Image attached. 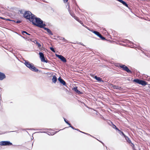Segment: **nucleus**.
<instances>
[{
    "label": "nucleus",
    "mask_w": 150,
    "mask_h": 150,
    "mask_svg": "<svg viewBox=\"0 0 150 150\" xmlns=\"http://www.w3.org/2000/svg\"><path fill=\"white\" fill-rule=\"evenodd\" d=\"M23 17L26 19L32 22V24L37 26V24H38L41 20L40 18L37 17L29 11H26L23 13Z\"/></svg>",
    "instance_id": "obj_1"
},
{
    "label": "nucleus",
    "mask_w": 150,
    "mask_h": 150,
    "mask_svg": "<svg viewBox=\"0 0 150 150\" xmlns=\"http://www.w3.org/2000/svg\"><path fill=\"white\" fill-rule=\"evenodd\" d=\"M37 25L36 26L40 28H43L45 30L47 31L50 35H53V33L49 29L45 27L46 25L45 23H43V21L42 20H41L38 24H37Z\"/></svg>",
    "instance_id": "obj_2"
},
{
    "label": "nucleus",
    "mask_w": 150,
    "mask_h": 150,
    "mask_svg": "<svg viewBox=\"0 0 150 150\" xmlns=\"http://www.w3.org/2000/svg\"><path fill=\"white\" fill-rule=\"evenodd\" d=\"M24 61L25 62L24 63L25 65L31 71L36 72H37L38 71V69L36 68L34 66V65L33 63H30L27 60H25Z\"/></svg>",
    "instance_id": "obj_3"
},
{
    "label": "nucleus",
    "mask_w": 150,
    "mask_h": 150,
    "mask_svg": "<svg viewBox=\"0 0 150 150\" xmlns=\"http://www.w3.org/2000/svg\"><path fill=\"white\" fill-rule=\"evenodd\" d=\"M39 55L40 58L42 62H45L46 63H50L51 62L47 59L45 60L44 54L42 52H39Z\"/></svg>",
    "instance_id": "obj_4"
},
{
    "label": "nucleus",
    "mask_w": 150,
    "mask_h": 150,
    "mask_svg": "<svg viewBox=\"0 0 150 150\" xmlns=\"http://www.w3.org/2000/svg\"><path fill=\"white\" fill-rule=\"evenodd\" d=\"M0 145L2 146H9L12 145V144L9 141H1L0 142Z\"/></svg>",
    "instance_id": "obj_5"
},
{
    "label": "nucleus",
    "mask_w": 150,
    "mask_h": 150,
    "mask_svg": "<svg viewBox=\"0 0 150 150\" xmlns=\"http://www.w3.org/2000/svg\"><path fill=\"white\" fill-rule=\"evenodd\" d=\"M133 81L142 86H145L147 84L146 82L145 81L138 79H134Z\"/></svg>",
    "instance_id": "obj_6"
},
{
    "label": "nucleus",
    "mask_w": 150,
    "mask_h": 150,
    "mask_svg": "<svg viewBox=\"0 0 150 150\" xmlns=\"http://www.w3.org/2000/svg\"><path fill=\"white\" fill-rule=\"evenodd\" d=\"M56 56L57 57L60 59L63 62L66 63L67 62L66 59L63 56L61 55L56 54Z\"/></svg>",
    "instance_id": "obj_7"
},
{
    "label": "nucleus",
    "mask_w": 150,
    "mask_h": 150,
    "mask_svg": "<svg viewBox=\"0 0 150 150\" xmlns=\"http://www.w3.org/2000/svg\"><path fill=\"white\" fill-rule=\"evenodd\" d=\"M122 135H123L124 137H125V139L126 140L127 142L129 143V144L132 147L134 146V144L132 143L131 141L129 140V139L126 136L125 134L122 133Z\"/></svg>",
    "instance_id": "obj_8"
},
{
    "label": "nucleus",
    "mask_w": 150,
    "mask_h": 150,
    "mask_svg": "<svg viewBox=\"0 0 150 150\" xmlns=\"http://www.w3.org/2000/svg\"><path fill=\"white\" fill-rule=\"evenodd\" d=\"M58 80L59 82L60 83L62 84L64 86H66L67 87V83L66 82H65V81L62 79L61 77H59L58 78Z\"/></svg>",
    "instance_id": "obj_9"
},
{
    "label": "nucleus",
    "mask_w": 150,
    "mask_h": 150,
    "mask_svg": "<svg viewBox=\"0 0 150 150\" xmlns=\"http://www.w3.org/2000/svg\"><path fill=\"white\" fill-rule=\"evenodd\" d=\"M76 93L78 94H83V93L78 89V87L77 86L74 87L72 89Z\"/></svg>",
    "instance_id": "obj_10"
},
{
    "label": "nucleus",
    "mask_w": 150,
    "mask_h": 150,
    "mask_svg": "<svg viewBox=\"0 0 150 150\" xmlns=\"http://www.w3.org/2000/svg\"><path fill=\"white\" fill-rule=\"evenodd\" d=\"M6 78L5 74L1 72H0V80H2Z\"/></svg>",
    "instance_id": "obj_11"
},
{
    "label": "nucleus",
    "mask_w": 150,
    "mask_h": 150,
    "mask_svg": "<svg viewBox=\"0 0 150 150\" xmlns=\"http://www.w3.org/2000/svg\"><path fill=\"white\" fill-rule=\"evenodd\" d=\"M94 78L99 82H103V81L102 80L101 78L100 77H98L96 76H95Z\"/></svg>",
    "instance_id": "obj_12"
},
{
    "label": "nucleus",
    "mask_w": 150,
    "mask_h": 150,
    "mask_svg": "<svg viewBox=\"0 0 150 150\" xmlns=\"http://www.w3.org/2000/svg\"><path fill=\"white\" fill-rule=\"evenodd\" d=\"M122 69L126 71L127 72H130L131 71L127 67L125 66V65H122Z\"/></svg>",
    "instance_id": "obj_13"
},
{
    "label": "nucleus",
    "mask_w": 150,
    "mask_h": 150,
    "mask_svg": "<svg viewBox=\"0 0 150 150\" xmlns=\"http://www.w3.org/2000/svg\"><path fill=\"white\" fill-rule=\"evenodd\" d=\"M52 81L53 83H54L57 82V78L55 75H54L53 76Z\"/></svg>",
    "instance_id": "obj_14"
},
{
    "label": "nucleus",
    "mask_w": 150,
    "mask_h": 150,
    "mask_svg": "<svg viewBox=\"0 0 150 150\" xmlns=\"http://www.w3.org/2000/svg\"><path fill=\"white\" fill-rule=\"evenodd\" d=\"M34 42L36 45L39 48H40V47L41 46V45L38 41L36 40H35Z\"/></svg>",
    "instance_id": "obj_15"
},
{
    "label": "nucleus",
    "mask_w": 150,
    "mask_h": 150,
    "mask_svg": "<svg viewBox=\"0 0 150 150\" xmlns=\"http://www.w3.org/2000/svg\"><path fill=\"white\" fill-rule=\"evenodd\" d=\"M109 124V125L111 126L113 128L116 129V128H117L116 126L115 125H114L112 122L110 121V123Z\"/></svg>",
    "instance_id": "obj_16"
},
{
    "label": "nucleus",
    "mask_w": 150,
    "mask_h": 150,
    "mask_svg": "<svg viewBox=\"0 0 150 150\" xmlns=\"http://www.w3.org/2000/svg\"><path fill=\"white\" fill-rule=\"evenodd\" d=\"M98 37H99L100 39L102 40H106V39L105 37H103L100 34L98 36Z\"/></svg>",
    "instance_id": "obj_17"
},
{
    "label": "nucleus",
    "mask_w": 150,
    "mask_h": 150,
    "mask_svg": "<svg viewBox=\"0 0 150 150\" xmlns=\"http://www.w3.org/2000/svg\"><path fill=\"white\" fill-rule=\"evenodd\" d=\"M122 4L125 6L127 9L129 8L128 4L126 3L123 1H122Z\"/></svg>",
    "instance_id": "obj_18"
},
{
    "label": "nucleus",
    "mask_w": 150,
    "mask_h": 150,
    "mask_svg": "<svg viewBox=\"0 0 150 150\" xmlns=\"http://www.w3.org/2000/svg\"><path fill=\"white\" fill-rule=\"evenodd\" d=\"M11 21H13V22H14L15 23H21L22 22V21L21 20H11Z\"/></svg>",
    "instance_id": "obj_19"
},
{
    "label": "nucleus",
    "mask_w": 150,
    "mask_h": 150,
    "mask_svg": "<svg viewBox=\"0 0 150 150\" xmlns=\"http://www.w3.org/2000/svg\"><path fill=\"white\" fill-rule=\"evenodd\" d=\"M93 33L94 34H95L96 35H97L98 36L99 35V34H100V33L96 31H93Z\"/></svg>",
    "instance_id": "obj_20"
},
{
    "label": "nucleus",
    "mask_w": 150,
    "mask_h": 150,
    "mask_svg": "<svg viewBox=\"0 0 150 150\" xmlns=\"http://www.w3.org/2000/svg\"><path fill=\"white\" fill-rule=\"evenodd\" d=\"M21 32H22V34L23 35H24V33H25V34H26L29 35H31V36H32V35H31L29 33H28L27 32H26L25 31H22Z\"/></svg>",
    "instance_id": "obj_21"
},
{
    "label": "nucleus",
    "mask_w": 150,
    "mask_h": 150,
    "mask_svg": "<svg viewBox=\"0 0 150 150\" xmlns=\"http://www.w3.org/2000/svg\"><path fill=\"white\" fill-rule=\"evenodd\" d=\"M68 11L70 14L74 18L76 16L75 14L73 13H72L70 10L69 9Z\"/></svg>",
    "instance_id": "obj_22"
},
{
    "label": "nucleus",
    "mask_w": 150,
    "mask_h": 150,
    "mask_svg": "<svg viewBox=\"0 0 150 150\" xmlns=\"http://www.w3.org/2000/svg\"><path fill=\"white\" fill-rule=\"evenodd\" d=\"M113 88L114 89H119L121 88V87H120L119 86H117L116 85H114L113 86Z\"/></svg>",
    "instance_id": "obj_23"
},
{
    "label": "nucleus",
    "mask_w": 150,
    "mask_h": 150,
    "mask_svg": "<svg viewBox=\"0 0 150 150\" xmlns=\"http://www.w3.org/2000/svg\"><path fill=\"white\" fill-rule=\"evenodd\" d=\"M60 40H63L64 42H67V40L65 39L64 38L60 37L59 38Z\"/></svg>",
    "instance_id": "obj_24"
},
{
    "label": "nucleus",
    "mask_w": 150,
    "mask_h": 150,
    "mask_svg": "<svg viewBox=\"0 0 150 150\" xmlns=\"http://www.w3.org/2000/svg\"><path fill=\"white\" fill-rule=\"evenodd\" d=\"M63 118L64 119V121L68 125H70V123L69 122V121L66 118L64 117Z\"/></svg>",
    "instance_id": "obj_25"
},
{
    "label": "nucleus",
    "mask_w": 150,
    "mask_h": 150,
    "mask_svg": "<svg viewBox=\"0 0 150 150\" xmlns=\"http://www.w3.org/2000/svg\"><path fill=\"white\" fill-rule=\"evenodd\" d=\"M115 66L118 67H120L121 68H122V64H115Z\"/></svg>",
    "instance_id": "obj_26"
},
{
    "label": "nucleus",
    "mask_w": 150,
    "mask_h": 150,
    "mask_svg": "<svg viewBox=\"0 0 150 150\" xmlns=\"http://www.w3.org/2000/svg\"><path fill=\"white\" fill-rule=\"evenodd\" d=\"M117 131L119 132V133L121 135L122 134V131L120 130L118 128H117L115 129Z\"/></svg>",
    "instance_id": "obj_27"
},
{
    "label": "nucleus",
    "mask_w": 150,
    "mask_h": 150,
    "mask_svg": "<svg viewBox=\"0 0 150 150\" xmlns=\"http://www.w3.org/2000/svg\"><path fill=\"white\" fill-rule=\"evenodd\" d=\"M50 50L51 51H52L53 52H55V50L54 49L53 47H50Z\"/></svg>",
    "instance_id": "obj_28"
},
{
    "label": "nucleus",
    "mask_w": 150,
    "mask_h": 150,
    "mask_svg": "<svg viewBox=\"0 0 150 150\" xmlns=\"http://www.w3.org/2000/svg\"><path fill=\"white\" fill-rule=\"evenodd\" d=\"M116 43L118 45H122V41H117L116 42Z\"/></svg>",
    "instance_id": "obj_29"
},
{
    "label": "nucleus",
    "mask_w": 150,
    "mask_h": 150,
    "mask_svg": "<svg viewBox=\"0 0 150 150\" xmlns=\"http://www.w3.org/2000/svg\"><path fill=\"white\" fill-rule=\"evenodd\" d=\"M69 125V127H71L74 130H75L76 129V128H75L73 126H72L71 125V124Z\"/></svg>",
    "instance_id": "obj_30"
},
{
    "label": "nucleus",
    "mask_w": 150,
    "mask_h": 150,
    "mask_svg": "<svg viewBox=\"0 0 150 150\" xmlns=\"http://www.w3.org/2000/svg\"><path fill=\"white\" fill-rule=\"evenodd\" d=\"M16 132L17 133H18V132L17 131V130H16V131H10V132H5V133H8V132Z\"/></svg>",
    "instance_id": "obj_31"
},
{
    "label": "nucleus",
    "mask_w": 150,
    "mask_h": 150,
    "mask_svg": "<svg viewBox=\"0 0 150 150\" xmlns=\"http://www.w3.org/2000/svg\"><path fill=\"white\" fill-rule=\"evenodd\" d=\"M74 18L77 21H78V20L79 19V18L76 17V16H75Z\"/></svg>",
    "instance_id": "obj_32"
},
{
    "label": "nucleus",
    "mask_w": 150,
    "mask_h": 150,
    "mask_svg": "<svg viewBox=\"0 0 150 150\" xmlns=\"http://www.w3.org/2000/svg\"><path fill=\"white\" fill-rule=\"evenodd\" d=\"M19 11L21 14H23L24 13H23V11L22 10H19Z\"/></svg>",
    "instance_id": "obj_33"
},
{
    "label": "nucleus",
    "mask_w": 150,
    "mask_h": 150,
    "mask_svg": "<svg viewBox=\"0 0 150 150\" xmlns=\"http://www.w3.org/2000/svg\"><path fill=\"white\" fill-rule=\"evenodd\" d=\"M88 30H89L90 31H91L92 32H93V31L94 30H93L92 29H90V28H88Z\"/></svg>",
    "instance_id": "obj_34"
},
{
    "label": "nucleus",
    "mask_w": 150,
    "mask_h": 150,
    "mask_svg": "<svg viewBox=\"0 0 150 150\" xmlns=\"http://www.w3.org/2000/svg\"><path fill=\"white\" fill-rule=\"evenodd\" d=\"M85 134L87 135H89V136H91V137H93L94 138L93 136L91 135L90 134H88V133H86Z\"/></svg>",
    "instance_id": "obj_35"
},
{
    "label": "nucleus",
    "mask_w": 150,
    "mask_h": 150,
    "mask_svg": "<svg viewBox=\"0 0 150 150\" xmlns=\"http://www.w3.org/2000/svg\"><path fill=\"white\" fill-rule=\"evenodd\" d=\"M0 18L2 19V20H5V19H6V18H5L3 17H0Z\"/></svg>",
    "instance_id": "obj_36"
},
{
    "label": "nucleus",
    "mask_w": 150,
    "mask_h": 150,
    "mask_svg": "<svg viewBox=\"0 0 150 150\" xmlns=\"http://www.w3.org/2000/svg\"><path fill=\"white\" fill-rule=\"evenodd\" d=\"M98 140V141H99L100 142H101L103 144V146H104V144L103 143L102 141H100L99 140H98V139H96Z\"/></svg>",
    "instance_id": "obj_37"
},
{
    "label": "nucleus",
    "mask_w": 150,
    "mask_h": 150,
    "mask_svg": "<svg viewBox=\"0 0 150 150\" xmlns=\"http://www.w3.org/2000/svg\"><path fill=\"white\" fill-rule=\"evenodd\" d=\"M78 22H79V23H81L82 22L79 19L78 20Z\"/></svg>",
    "instance_id": "obj_38"
},
{
    "label": "nucleus",
    "mask_w": 150,
    "mask_h": 150,
    "mask_svg": "<svg viewBox=\"0 0 150 150\" xmlns=\"http://www.w3.org/2000/svg\"><path fill=\"white\" fill-rule=\"evenodd\" d=\"M64 3H66L67 2L68 0H63Z\"/></svg>",
    "instance_id": "obj_39"
},
{
    "label": "nucleus",
    "mask_w": 150,
    "mask_h": 150,
    "mask_svg": "<svg viewBox=\"0 0 150 150\" xmlns=\"http://www.w3.org/2000/svg\"><path fill=\"white\" fill-rule=\"evenodd\" d=\"M5 20L7 21H11L12 20H10L9 19H6V18Z\"/></svg>",
    "instance_id": "obj_40"
},
{
    "label": "nucleus",
    "mask_w": 150,
    "mask_h": 150,
    "mask_svg": "<svg viewBox=\"0 0 150 150\" xmlns=\"http://www.w3.org/2000/svg\"><path fill=\"white\" fill-rule=\"evenodd\" d=\"M75 130H77V131H79V132H80V131H81L80 130H79V129H76Z\"/></svg>",
    "instance_id": "obj_41"
},
{
    "label": "nucleus",
    "mask_w": 150,
    "mask_h": 150,
    "mask_svg": "<svg viewBox=\"0 0 150 150\" xmlns=\"http://www.w3.org/2000/svg\"><path fill=\"white\" fill-rule=\"evenodd\" d=\"M81 25L83 26H84V25L83 24V23L82 22L81 23Z\"/></svg>",
    "instance_id": "obj_42"
},
{
    "label": "nucleus",
    "mask_w": 150,
    "mask_h": 150,
    "mask_svg": "<svg viewBox=\"0 0 150 150\" xmlns=\"http://www.w3.org/2000/svg\"><path fill=\"white\" fill-rule=\"evenodd\" d=\"M84 27H85V28H86L87 29H88V28H89L88 27H87L86 25H84Z\"/></svg>",
    "instance_id": "obj_43"
},
{
    "label": "nucleus",
    "mask_w": 150,
    "mask_h": 150,
    "mask_svg": "<svg viewBox=\"0 0 150 150\" xmlns=\"http://www.w3.org/2000/svg\"><path fill=\"white\" fill-rule=\"evenodd\" d=\"M80 132H81V133H82L84 134H85V133H86L85 132H83L81 131H80Z\"/></svg>",
    "instance_id": "obj_44"
},
{
    "label": "nucleus",
    "mask_w": 150,
    "mask_h": 150,
    "mask_svg": "<svg viewBox=\"0 0 150 150\" xmlns=\"http://www.w3.org/2000/svg\"><path fill=\"white\" fill-rule=\"evenodd\" d=\"M0 100H1V94H0Z\"/></svg>",
    "instance_id": "obj_45"
},
{
    "label": "nucleus",
    "mask_w": 150,
    "mask_h": 150,
    "mask_svg": "<svg viewBox=\"0 0 150 150\" xmlns=\"http://www.w3.org/2000/svg\"><path fill=\"white\" fill-rule=\"evenodd\" d=\"M81 45H82L84 46V45L83 44V43H81Z\"/></svg>",
    "instance_id": "obj_46"
},
{
    "label": "nucleus",
    "mask_w": 150,
    "mask_h": 150,
    "mask_svg": "<svg viewBox=\"0 0 150 150\" xmlns=\"http://www.w3.org/2000/svg\"><path fill=\"white\" fill-rule=\"evenodd\" d=\"M52 10L53 11H54V9H53L52 8Z\"/></svg>",
    "instance_id": "obj_47"
},
{
    "label": "nucleus",
    "mask_w": 150,
    "mask_h": 150,
    "mask_svg": "<svg viewBox=\"0 0 150 150\" xmlns=\"http://www.w3.org/2000/svg\"><path fill=\"white\" fill-rule=\"evenodd\" d=\"M21 37H22L23 36L22 35H19Z\"/></svg>",
    "instance_id": "obj_48"
},
{
    "label": "nucleus",
    "mask_w": 150,
    "mask_h": 150,
    "mask_svg": "<svg viewBox=\"0 0 150 150\" xmlns=\"http://www.w3.org/2000/svg\"><path fill=\"white\" fill-rule=\"evenodd\" d=\"M27 129V130H29V129ZM30 130H32V129H30Z\"/></svg>",
    "instance_id": "obj_49"
},
{
    "label": "nucleus",
    "mask_w": 150,
    "mask_h": 150,
    "mask_svg": "<svg viewBox=\"0 0 150 150\" xmlns=\"http://www.w3.org/2000/svg\"><path fill=\"white\" fill-rule=\"evenodd\" d=\"M22 38H25V37H23V36L22 37Z\"/></svg>",
    "instance_id": "obj_50"
},
{
    "label": "nucleus",
    "mask_w": 150,
    "mask_h": 150,
    "mask_svg": "<svg viewBox=\"0 0 150 150\" xmlns=\"http://www.w3.org/2000/svg\"><path fill=\"white\" fill-rule=\"evenodd\" d=\"M25 130V129H22L23 130Z\"/></svg>",
    "instance_id": "obj_51"
},
{
    "label": "nucleus",
    "mask_w": 150,
    "mask_h": 150,
    "mask_svg": "<svg viewBox=\"0 0 150 150\" xmlns=\"http://www.w3.org/2000/svg\"><path fill=\"white\" fill-rule=\"evenodd\" d=\"M43 1V2H45V1L44 0V1Z\"/></svg>",
    "instance_id": "obj_52"
},
{
    "label": "nucleus",
    "mask_w": 150,
    "mask_h": 150,
    "mask_svg": "<svg viewBox=\"0 0 150 150\" xmlns=\"http://www.w3.org/2000/svg\"><path fill=\"white\" fill-rule=\"evenodd\" d=\"M68 127H65V128H68Z\"/></svg>",
    "instance_id": "obj_53"
}]
</instances>
